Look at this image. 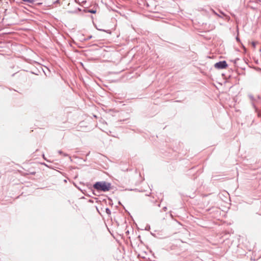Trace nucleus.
I'll return each mask as SVG.
<instances>
[{
  "label": "nucleus",
  "instance_id": "1a4fd4ad",
  "mask_svg": "<svg viewBox=\"0 0 261 261\" xmlns=\"http://www.w3.org/2000/svg\"><path fill=\"white\" fill-rule=\"evenodd\" d=\"M163 210H164V211H166V210H167V207H164L163 208Z\"/></svg>",
  "mask_w": 261,
  "mask_h": 261
},
{
  "label": "nucleus",
  "instance_id": "f03ea898",
  "mask_svg": "<svg viewBox=\"0 0 261 261\" xmlns=\"http://www.w3.org/2000/svg\"><path fill=\"white\" fill-rule=\"evenodd\" d=\"M215 67L217 69H224L227 66V64L225 61H220L216 63L215 65Z\"/></svg>",
  "mask_w": 261,
  "mask_h": 261
},
{
  "label": "nucleus",
  "instance_id": "423d86ee",
  "mask_svg": "<svg viewBox=\"0 0 261 261\" xmlns=\"http://www.w3.org/2000/svg\"><path fill=\"white\" fill-rule=\"evenodd\" d=\"M106 213L108 214H111V211L110 210V209L109 208H107L106 210Z\"/></svg>",
  "mask_w": 261,
  "mask_h": 261
},
{
  "label": "nucleus",
  "instance_id": "6e6552de",
  "mask_svg": "<svg viewBox=\"0 0 261 261\" xmlns=\"http://www.w3.org/2000/svg\"><path fill=\"white\" fill-rule=\"evenodd\" d=\"M252 46H253L254 47H255V42H253L252 43Z\"/></svg>",
  "mask_w": 261,
  "mask_h": 261
},
{
  "label": "nucleus",
  "instance_id": "0eeeda50",
  "mask_svg": "<svg viewBox=\"0 0 261 261\" xmlns=\"http://www.w3.org/2000/svg\"><path fill=\"white\" fill-rule=\"evenodd\" d=\"M58 152H59V153H60V154H63L62 151H61V150H59V151H58ZM63 155H64V156H67V155H67V154H66V153H63Z\"/></svg>",
  "mask_w": 261,
  "mask_h": 261
},
{
  "label": "nucleus",
  "instance_id": "9d476101",
  "mask_svg": "<svg viewBox=\"0 0 261 261\" xmlns=\"http://www.w3.org/2000/svg\"><path fill=\"white\" fill-rule=\"evenodd\" d=\"M236 39H237V40L238 41H240V39H239V38H238V37H237V38H236Z\"/></svg>",
  "mask_w": 261,
  "mask_h": 261
},
{
  "label": "nucleus",
  "instance_id": "39448f33",
  "mask_svg": "<svg viewBox=\"0 0 261 261\" xmlns=\"http://www.w3.org/2000/svg\"><path fill=\"white\" fill-rule=\"evenodd\" d=\"M88 12L94 14V13H96V10H88Z\"/></svg>",
  "mask_w": 261,
  "mask_h": 261
},
{
  "label": "nucleus",
  "instance_id": "9b49d317",
  "mask_svg": "<svg viewBox=\"0 0 261 261\" xmlns=\"http://www.w3.org/2000/svg\"><path fill=\"white\" fill-rule=\"evenodd\" d=\"M101 30V31H103V32H106V31H105V30Z\"/></svg>",
  "mask_w": 261,
  "mask_h": 261
},
{
  "label": "nucleus",
  "instance_id": "20e7f679",
  "mask_svg": "<svg viewBox=\"0 0 261 261\" xmlns=\"http://www.w3.org/2000/svg\"><path fill=\"white\" fill-rule=\"evenodd\" d=\"M92 36H89L87 38H85V39H84V40H85V41H88V40H89V39H90L91 38H92Z\"/></svg>",
  "mask_w": 261,
  "mask_h": 261
},
{
  "label": "nucleus",
  "instance_id": "f257e3e1",
  "mask_svg": "<svg viewBox=\"0 0 261 261\" xmlns=\"http://www.w3.org/2000/svg\"><path fill=\"white\" fill-rule=\"evenodd\" d=\"M93 188L98 191L108 192L112 188L111 184L105 181H98L93 185Z\"/></svg>",
  "mask_w": 261,
  "mask_h": 261
},
{
  "label": "nucleus",
  "instance_id": "7ed1b4c3",
  "mask_svg": "<svg viewBox=\"0 0 261 261\" xmlns=\"http://www.w3.org/2000/svg\"><path fill=\"white\" fill-rule=\"evenodd\" d=\"M248 97L250 100L252 101V104L254 108H255V103L259 102L260 99V96H257L256 97H254L251 94H248Z\"/></svg>",
  "mask_w": 261,
  "mask_h": 261
}]
</instances>
